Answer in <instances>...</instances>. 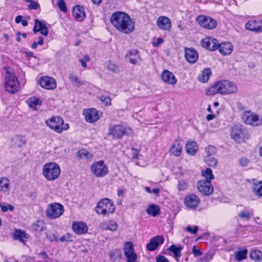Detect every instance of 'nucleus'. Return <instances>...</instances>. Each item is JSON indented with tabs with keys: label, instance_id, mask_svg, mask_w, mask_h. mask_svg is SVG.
Here are the masks:
<instances>
[{
	"label": "nucleus",
	"instance_id": "obj_1",
	"mask_svg": "<svg viewBox=\"0 0 262 262\" xmlns=\"http://www.w3.org/2000/svg\"><path fill=\"white\" fill-rule=\"evenodd\" d=\"M110 21L116 29L122 33L129 34L135 29V24L130 16L123 12H114Z\"/></svg>",
	"mask_w": 262,
	"mask_h": 262
},
{
	"label": "nucleus",
	"instance_id": "obj_2",
	"mask_svg": "<svg viewBox=\"0 0 262 262\" xmlns=\"http://www.w3.org/2000/svg\"><path fill=\"white\" fill-rule=\"evenodd\" d=\"M237 87L233 82L223 80L214 83L206 91L208 95H213L217 93L223 95L235 93Z\"/></svg>",
	"mask_w": 262,
	"mask_h": 262
},
{
	"label": "nucleus",
	"instance_id": "obj_3",
	"mask_svg": "<svg viewBox=\"0 0 262 262\" xmlns=\"http://www.w3.org/2000/svg\"><path fill=\"white\" fill-rule=\"evenodd\" d=\"M60 172L59 165L53 162L45 164L42 168L43 177L50 181L57 179L59 177Z\"/></svg>",
	"mask_w": 262,
	"mask_h": 262
},
{
	"label": "nucleus",
	"instance_id": "obj_4",
	"mask_svg": "<svg viewBox=\"0 0 262 262\" xmlns=\"http://www.w3.org/2000/svg\"><path fill=\"white\" fill-rule=\"evenodd\" d=\"M45 123L50 128L59 134L69 128V124L64 123L63 120L58 116H53L46 120Z\"/></svg>",
	"mask_w": 262,
	"mask_h": 262
},
{
	"label": "nucleus",
	"instance_id": "obj_5",
	"mask_svg": "<svg viewBox=\"0 0 262 262\" xmlns=\"http://www.w3.org/2000/svg\"><path fill=\"white\" fill-rule=\"evenodd\" d=\"M109 132L110 135L117 139L124 135L131 136L134 135L133 130L129 126L123 123L110 127Z\"/></svg>",
	"mask_w": 262,
	"mask_h": 262
},
{
	"label": "nucleus",
	"instance_id": "obj_6",
	"mask_svg": "<svg viewBox=\"0 0 262 262\" xmlns=\"http://www.w3.org/2000/svg\"><path fill=\"white\" fill-rule=\"evenodd\" d=\"M6 91L10 94H15L19 91L20 84L14 74L7 72L4 83Z\"/></svg>",
	"mask_w": 262,
	"mask_h": 262
},
{
	"label": "nucleus",
	"instance_id": "obj_7",
	"mask_svg": "<svg viewBox=\"0 0 262 262\" xmlns=\"http://www.w3.org/2000/svg\"><path fill=\"white\" fill-rule=\"evenodd\" d=\"M115 210V207L113 202L107 198L101 200L95 208L96 212L103 215L112 214Z\"/></svg>",
	"mask_w": 262,
	"mask_h": 262
},
{
	"label": "nucleus",
	"instance_id": "obj_8",
	"mask_svg": "<svg viewBox=\"0 0 262 262\" xmlns=\"http://www.w3.org/2000/svg\"><path fill=\"white\" fill-rule=\"evenodd\" d=\"M64 211L62 205L58 203H54L48 205L46 213L47 216L51 219H56L62 215Z\"/></svg>",
	"mask_w": 262,
	"mask_h": 262
},
{
	"label": "nucleus",
	"instance_id": "obj_9",
	"mask_svg": "<svg viewBox=\"0 0 262 262\" xmlns=\"http://www.w3.org/2000/svg\"><path fill=\"white\" fill-rule=\"evenodd\" d=\"M91 170L93 174L98 178L105 176L108 172V168L102 160L94 162L91 166Z\"/></svg>",
	"mask_w": 262,
	"mask_h": 262
},
{
	"label": "nucleus",
	"instance_id": "obj_10",
	"mask_svg": "<svg viewBox=\"0 0 262 262\" xmlns=\"http://www.w3.org/2000/svg\"><path fill=\"white\" fill-rule=\"evenodd\" d=\"M245 129L243 126L239 124L234 125L230 129V135L231 139L235 142L240 143L244 140Z\"/></svg>",
	"mask_w": 262,
	"mask_h": 262
},
{
	"label": "nucleus",
	"instance_id": "obj_11",
	"mask_svg": "<svg viewBox=\"0 0 262 262\" xmlns=\"http://www.w3.org/2000/svg\"><path fill=\"white\" fill-rule=\"evenodd\" d=\"M242 118L246 124L253 126H257L262 124V118L251 112H244L242 116Z\"/></svg>",
	"mask_w": 262,
	"mask_h": 262
},
{
	"label": "nucleus",
	"instance_id": "obj_12",
	"mask_svg": "<svg viewBox=\"0 0 262 262\" xmlns=\"http://www.w3.org/2000/svg\"><path fill=\"white\" fill-rule=\"evenodd\" d=\"M196 20L202 27L207 29H213L216 27V21L209 16L200 15L198 16Z\"/></svg>",
	"mask_w": 262,
	"mask_h": 262
},
{
	"label": "nucleus",
	"instance_id": "obj_13",
	"mask_svg": "<svg viewBox=\"0 0 262 262\" xmlns=\"http://www.w3.org/2000/svg\"><path fill=\"white\" fill-rule=\"evenodd\" d=\"M198 189L201 193L205 195H209L213 191L211 183L208 181H199L198 183Z\"/></svg>",
	"mask_w": 262,
	"mask_h": 262
},
{
	"label": "nucleus",
	"instance_id": "obj_14",
	"mask_svg": "<svg viewBox=\"0 0 262 262\" xmlns=\"http://www.w3.org/2000/svg\"><path fill=\"white\" fill-rule=\"evenodd\" d=\"M40 85L47 90H53L56 87V80L52 77L49 76H43L39 80Z\"/></svg>",
	"mask_w": 262,
	"mask_h": 262
},
{
	"label": "nucleus",
	"instance_id": "obj_15",
	"mask_svg": "<svg viewBox=\"0 0 262 262\" xmlns=\"http://www.w3.org/2000/svg\"><path fill=\"white\" fill-rule=\"evenodd\" d=\"M201 43L203 47L210 51H215L219 48V41L211 37H207L204 38Z\"/></svg>",
	"mask_w": 262,
	"mask_h": 262
},
{
	"label": "nucleus",
	"instance_id": "obj_16",
	"mask_svg": "<svg viewBox=\"0 0 262 262\" xmlns=\"http://www.w3.org/2000/svg\"><path fill=\"white\" fill-rule=\"evenodd\" d=\"M125 60L133 64H139L141 61V58L137 50L132 49L129 50L125 56Z\"/></svg>",
	"mask_w": 262,
	"mask_h": 262
},
{
	"label": "nucleus",
	"instance_id": "obj_17",
	"mask_svg": "<svg viewBox=\"0 0 262 262\" xmlns=\"http://www.w3.org/2000/svg\"><path fill=\"white\" fill-rule=\"evenodd\" d=\"M83 114L85 120L89 123L95 122L99 118L97 110L93 108L84 110Z\"/></svg>",
	"mask_w": 262,
	"mask_h": 262
},
{
	"label": "nucleus",
	"instance_id": "obj_18",
	"mask_svg": "<svg viewBox=\"0 0 262 262\" xmlns=\"http://www.w3.org/2000/svg\"><path fill=\"white\" fill-rule=\"evenodd\" d=\"M163 242L164 237L162 235L156 236L150 240L149 243L146 245V248L150 251H154Z\"/></svg>",
	"mask_w": 262,
	"mask_h": 262
},
{
	"label": "nucleus",
	"instance_id": "obj_19",
	"mask_svg": "<svg viewBox=\"0 0 262 262\" xmlns=\"http://www.w3.org/2000/svg\"><path fill=\"white\" fill-rule=\"evenodd\" d=\"M158 27L163 30H169L171 28V21L166 16H161L157 19Z\"/></svg>",
	"mask_w": 262,
	"mask_h": 262
},
{
	"label": "nucleus",
	"instance_id": "obj_20",
	"mask_svg": "<svg viewBox=\"0 0 262 262\" xmlns=\"http://www.w3.org/2000/svg\"><path fill=\"white\" fill-rule=\"evenodd\" d=\"M161 78L164 82L172 85H175L177 82V79L174 74L167 70H164L163 71Z\"/></svg>",
	"mask_w": 262,
	"mask_h": 262
},
{
	"label": "nucleus",
	"instance_id": "obj_21",
	"mask_svg": "<svg viewBox=\"0 0 262 262\" xmlns=\"http://www.w3.org/2000/svg\"><path fill=\"white\" fill-rule=\"evenodd\" d=\"M184 203L187 207L190 209H195L200 203V199L195 195L191 194L185 198Z\"/></svg>",
	"mask_w": 262,
	"mask_h": 262
},
{
	"label": "nucleus",
	"instance_id": "obj_22",
	"mask_svg": "<svg viewBox=\"0 0 262 262\" xmlns=\"http://www.w3.org/2000/svg\"><path fill=\"white\" fill-rule=\"evenodd\" d=\"M72 228L74 232L77 234H83L87 233L88 226L86 223L80 222H74L72 224Z\"/></svg>",
	"mask_w": 262,
	"mask_h": 262
},
{
	"label": "nucleus",
	"instance_id": "obj_23",
	"mask_svg": "<svg viewBox=\"0 0 262 262\" xmlns=\"http://www.w3.org/2000/svg\"><path fill=\"white\" fill-rule=\"evenodd\" d=\"M11 190L10 180L5 177L0 178V192L8 195Z\"/></svg>",
	"mask_w": 262,
	"mask_h": 262
},
{
	"label": "nucleus",
	"instance_id": "obj_24",
	"mask_svg": "<svg viewBox=\"0 0 262 262\" xmlns=\"http://www.w3.org/2000/svg\"><path fill=\"white\" fill-rule=\"evenodd\" d=\"M39 31H40L42 35L47 36L49 30L45 21H41L38 19H35L33 32L36 33Z\"/></svg>",
	"mask_w": 262,
	"mask_h": 262
},
{
	"label": "nucleus",
	"instance_id": "obj_25",
	"mask_svg": "<svg viewBox=\"0 0 262 262\" xmlns=\"http://www.w3.org/2000/svg\"><path fill=\"white\" fill-rule=\"evenodd\" d=\"M185 57L186 60L191 63H195L199 57L195 50L193 48H187L185 49Z\"/></svg>",
	"mask_w": 262,
	"mask_h": 262
},
{
	"label": "nucleus",
	"instance_id": "obj_26",
	"mask_svg": "<svg viewBox=\"0 0 262 262\" xmlns=\"http://www.w3.org/2000/svg\"><path fill=\"white\" fill-rule=\"evenodd\" d=\"M218 49L220 52L223 55H230L233 51V47L229 42H224L221 43H219Z\"/></svg>",
	"mask_w": 262,
	"mask_h": 262
},
{
	"label": "nucleus",
	"instance_id": "obj_27",
	"mask_svg": "<svg viewBox=\"0 0 262 262\" xmlns=\"http://www.w3.org/2000/svg\"><path fill=\"white\" fill-rule=\"evenodd\" d=\"M73 15L77 21H82L85 17L84 8L80 6H75L73 9Z\"/></svg>",
	"mask_w": 262,
	"mask_h": 262
},
{
	"label": "nucleus",
	"instance_id": "obj_28",
	"mask_svg": "<svg viewBox=\"0 0 262 262\" xmlns=\"http://www.w3.org/2000/svg\"><path fill=\"white\" fill-rule=\"evenodd\" d=\"M26 103L30 108L37 110L40 106L42 101L37 97H32L28 99Z\"/></svg>",
	"mask_w": 262,
	"mask_h": 262
},
{
	"label": "nucleus",
	"instance_id": "obj_29",
	"mask_svg": "<svg viewBox=\"0 0 262 262\" xmlns=\"http://www.w3.org/2000/svg\"><path fill=\"white\" fill-rule=\"evenodd\" d=\"M100 228L103 230H109L112 231H116L118 225L116 221L109 220L101 223Z\"/></svg>",
	"mask_w": 262,
	"mask_h": 262
},
{
	"label": "nucleus",
	"instance_id": "obj_30",
	"mask_svg": "<svg viewBox=\"0 0 262 262\" xmlns=\"http://www.w3.org/2000/svg\"><path fill=\"white\" fill-rule=\"evenodd\" d=\"M245 27L246 29L255 32H262V29L259 27V24L255 20H251L247 22Z\"/></svg>",
	"mask_w": 262,
	"mask_h": 262
},
{
	"label": "nucleus",
	"instance_id": "obj_31",
	"mask_svg": "<svg viewBox=\"0 0 262 262\" xmlns=\"http://www.w3.org/2000/svg\"><path fill=\"white\" fill-rule=\"evenodd\" d=\"M185 148L187 154L193 156L196 154L198 147L195 142L188 141L186 144Z\"/></svg>",
	"mask_w": 262,
	"mask_h": 262
},
{
	"label": "nucleus",
	"instance_id": "obj_32",
	"mask_svg": "<svg viewBox=\"0 0 262 262\" xmlns=\"http://www.w3.org/2000/svg\"><path fill=\"white\" fill-rule=\"evenodd\" d=\"M14 237L15 239H18L25 244L29 239V235L24 231L18 230L15 231Z\"/></svg>",
	"mask_w": 262,
	"mask_h": 262
},
{
	"label": "nucleus",
	"instance_id": "obj_33",
	"mask_svg": "<svg viewBox=\"0 0 262 262\" xmlns=\"http://www.w3.org/2000/svg\"><path fill=\"white\" fill-rule=\"evenodd\" d=\"M69 79L72 84L75 87L79 88L84 84V82L81 81L79 77L75 74H70L69 76Z\"/></svg>",
	"mask_w": 262,
	"mask_h": 262
},
{
	"label": "nucleus",
	"instance_id": "obj_34",
	"mask_svg": "<svg viewBox=\"0 0 262 262\" xmlns=\"http://www.w3.org/2000/svg\"><path fill=\"white\" fill-rule=\"evenodd\" d=\"M146 212L149 215L156 216L160 214V209L159 206L156 204H150L148 206Z\"/></svg>",
	"mask_w": 262,
	"mask_h": 262
},
{
	"label": "nucleus",
	"instance_id": "obj_35",
	"mask_svg": "<svg viewBox=\"0 0 262 262\" xmlns=\"http://www.w3.org/2000/svg\"><path fill=\"white\" fill-rule=\"evenodd\" d=\"M253 193L259 198H262V182L254 183L252 186Z\"/></svg>",
	"mask_w": 262,
	"mask_h": 262
},
{
	"label": "nucleus",
	"instance_id": "obj_36",
	"mask_svg": "<svg viewBox=\"0 0 262 262\" xmlns=\"http://www.w3.org/2000/svg\"><path fill=\"white\" fill-rule=\"evenodd\" d=\"M204 161L210 167H216L218 165V161L214 156H204Z\"/></svg>",
	"mask_w": 262,
	"mask_h": 262
},
{
	"label": "nucleus",
	"instance_id": "obj_37",
	"mask_svg": "<svg viewBox=\"0 0 262 262\" xmlns=\"http://www.w3.org/2000/svg\"><path fill=\"white\" fill-rule=\"evenodd\" d=\"M238 216L242 219L248 221L253 216V210L244 209L238 213Z\"/></svg>",
	"mask_w": 262,
	"mask_h": 262
},
{
	"label": "nucleus",
	"instance_id": "obj_38",
	"mask_svg": "<svg viewBox=\"0 0 262 262\" xmlns=\"http://www.w3.org/2000/svg\"><path fill=\"white\" fill-rule=\"evenodd\" d=\"M182 146L178 142H174L170 149L169 152L175 156H179L182 152Z\"/></svg>",
	"mask_w": 262,
	"mask_h": 262
},
{
	"label": "nucleus",
	"instance_id": "obj_39",
	"mask_svg": "<svg viewBox=\"0 0 262 262\" xmlns=\"http://www.w3.org/2000/svg\"><path fill=\"white\" fill-rule=\"evenodd\" d=\"M183 248L182 246L177 247L173 245L170 246L168 250L173 253L174 256L177 261H179V258L181 256V251Z\"/></svg>",
	"mask_w": 262,
	"mask_h": 262
},
{
	"label": "nucleus",
	"instance_id": "obj_40",
	"mask_svg": "<svg viewBox=\"0 0 262 262\" xmlns=\"http://www.w3.org/2000/svg\"><path fill=\"white\" fill-rule=\"evenodd\" d=\"M211 74V72L209 69H205L199 75L198 79L200 82H206L208 80Z\"/></svg>",
	"mask_w": 262,
	"mask_h": 262
},
{
	"label": "nucleus",
	"instance_id": "obj_41",
	"mask_svg": "<svg viewBox=\"0 0 262 262\" xmlns=\"http://www.w3.org/2000/svg\"><path fill=\"white\" fill-rule=\"evenodd\" d=\"M14 142L13 145L16 147H21L26 144V140L24 136H16L12 139Z\"/></svg>",
	"mask_w": 262,
	"mask_h": 262
},
{
	"label": "nucleus",
	"instance_id": "obj_42",
	"mask_svg": "<svg viewBox=\"0 0 262 262\" xmlns=\"http://www.w3.org/2000/svg\"><path fill=\"white\" fill-rule=\"evenodd\" d=\"M248 250L246 248L239 249L235 252V257L236 260L241 261L247 257Z\"/></svg>",
	"mask_w": 262,
	"mask_h": 262
},
{
	"label": "nucleus",
	"instance_id": "obj_43",
	"mask_svg": "<svg viewBox=\"0 0 262 262\" xmlns=\"http://www.w3.org/2000/svg\"><path fill=\"white\" fill-rule=\"evenodd\" d=\"M202 175L205 178V180H203V181H208L210 182L214 178L212 170L209 168H207L205 170L202 171Z\"/></svg>",
	"mask_w": 262,
	"mask_h": 262
},
{
	"label": "nucleus",
	"instance_id": "obj_44",
	"mask_svg": "<svg viewBox=\"0 0 262 262\" xmlns=\"http://www.w3.org/2000/svg\"><path fill=\"white\" fill-rule=\"evenodd\" d=\"M45 224L43 221L38 220L33 224V228L37 232H40L45 229Z\"/></svg>",
	"mask_w": 262,
	"mask_h": 262
},
{
	"label": "nucleus",
	"instance_id": "obj_45",
	"mask_svg": "<svg viewBox=\"0 0 262 262\" xmlns=\"http://www.w3.org/2000/svg\"><path fill=\"white\" fill-rule=\"evenodd\" d=\"M78 156L80 158L84 160L90 159L93 157V155L91 152L84 149L80 150L78 152Z\"/></svg>",
	"mask_w": 262,
	"mask_h": 262
},
{
	"label": "nucleus",
	"instance_id": "obj_46",
	"mask_svg": "<svg viewBox=\"0 0 262 262\" xmlns=\"http://www.w3.org/2000/svg\"><path fill=\"white\" fill-rule=\"evenodd\" d=\"M124 253L125 255L135 253L132 242H128L125 244Z\"/></svg>",
	"mask_w": 262,
	"mask_h": 262
},
{
	"label": "nucleus",
	"instance_id": "obj_47",
	"mask_svg": "<svg viewBox=\"0 0 262 262\" xmlns=\"http://www.w3.org/2000/svg\"><path fill=\"white\" fill-rule=\"evenodd\" d=\"M250 257L255 261H259L262 258V253L259 250H253L250 253Z\"/></svg>",
	"mask_w": 262,
	"mask_h": 262
},
{
	"label": "nucleus",
	"instance_id": "obj_48",
	"mask_svg": "<svg viewBox=\"0 0 262 262\" xmlns=\"http://www.w3.org/2000/svg\"><path fill=\"white\" fill-rule=\"evenodd\" d=\"M216 152L215 147L212 145H208L205 149L204 156H214Z\"/></svg>",
	"mask_w": 262,
	"mask_h": 262
},
{
	"label": "nucleus",
	"instance_id": "obj_49",
	"mask_svg": "<svg viewBox=\"0 0 262 262\" xmlns=\"http://www.w3.org/2000/svg\"><path fill=\"white\" fill-rule=\"evenodd\" d=\"M0 208L4 212L8 210L13 211L14 210V207L12 205L9 204H3L1 203H0Z\"/></svg>",
	"mask_w": 262,
	"mask_h": 262
},
{
	"label": "nucleus",
	"instance_id": "obj_50",
	"mask_svg": "<svg viewBox=\"0 0 262 262\" xmlns=\"http://www.w3.org/2000/svg\"><path fill=\"white\" fill-rule=\"evenodd\" d=\"M106 67L107 69L111 72H117L118 71V66L111 61L107 63Z\"/></svg>",
	"mask_w": 262,
	"mask_h": 262
},
{
	"label": "nucleus",
	"instance_id": "obj_51",
	"mask_svg": "<svg viewBox=\"0 0 262 262\" xmlns=\"http://www.w3.org/2000/svg\"><path fill=\"white\" fill-rule=\"evenodd\" d=\"M57 5L59 9L63 12H66L67 11V8L64 0H58Z\"/></svg>",
	"mask_w": 262,
	"mask_h": 262
},
{
	"label": "nucleus",
	"instance_id": "obj_52",
	"mask_svg": "<svg viewBox=\"0 0 262 262\" xmlns=\"http://www.w3.org/2000/svg\"><path fill=\"white\" fill-rule=\"evenodd\" d=\"M127 262H137V255L135 253L125 255Z\"/></svg>",
	"mask_w": 262,
	"mask_h": 262
},
{
	"label": "nucleus",
	"instance_id": "obj_53",
	"mask_svg": "<svg viewBox=\"0 0 262 262\" xmlns=\"http://www.w3.org/2000/svg\"><path fill=\"white\" fill-rule=\"evenodd\" d=\"M187 183L184 181H179L178 184V189L179 191H184L187 188Z\"/></svg>",
	"mask_w": 262,
	"mask_h": 262
},
{
	"label": "nucleus",
	"instance_id": "obj_54",
	"mask_svg": "<svg viewBox=\"0 0 262 262\" xmlns=\"http://www.w3.org/2000/svg\"><path fill=\"white\" fill-rule=\"evenodd\" d=\"M186 230L187 232L192 234H196L199 230V228L197 226H194L193 228L190 226H187L186 228Z\"/></svg>",
	"mask_w": 262,
	"mask_h": 262
},
{
	"label": "nucleus",
	"instance_id": "obj_55",
	"mask_svg": "<svg viewBox=\"0 0 262 262\" xmlns=\"http://www.w3.org/2000/svg\"><path fill=\"white\" fill-rule=\"evenodd\" d=\"M99 100L103 102L106 105H111V99L110 97L102 96L99 98Z\"/></svg>",
	"mask_w": 262,
	"mask_h": 262
},
{
	"label": "nucleus",
	"instance_id": "obj_56",
	"mask_svg": "<svg viewBox=\"0 0 262 262\" xmlns=\"http://www.w3.org/2000/svg\"><path fill=\"white\" fill-rule=\"evenodd\" d=\"M39 7V5L35 1H32L28 6V8L30 10H36Z\"/></svg>",
	"mask_w": 262,
	"mask_h": 262
},
{
	"label": "nucleus",
	"instance_id": "obj_57",
	"mask_svg": "<svg viewBox=\"0 0 262 262\" xmlns=\"http://www.w3.org/2000/svg\"><path fill=\"white\" fill-rule=\"evenodd\" d=\"M90 59V57L88 55H85L83 58L80 59L79 61L83 68H86L87 67L86 62L89 61Z\"/></svg>",
	"mask_w": 262,
	"mask_h": 262
},
{
	"label": "nucleus",
	"instance_id": "obj_58",
	"mask_svg": "<svg viewBox=\"0 0 262 262\" xmlns=\"http://www.w3.org/2000/svg\"><path fill=\"white\" fill-rule=\"evenodd\" d=\"M192 253L195 257H198L202 254L201 250L197 249L195 246H194L192 248Z\"/></svg>",
	"mask_w": 262,
	"mask_h": 262
},
{
	"label": "nucleus",
	"instance_id": "obj_59",
	"mask_svg": "<svg viewBox=\"0 0 262 262\" xmlns=\"http://www.w3.org/2000/svg\"><path fill=\"white\" fill-rule=\"evenodd\" d=\"M46 236L47 238H48L51 242L57 241V237L55 236V235L53 233H47Z\"/></svg>",
	"mask_w": 262,
	"mask_h": 262
},
{
	"label": "nucleus",
	"instance_id": "obj_60",
	"mask_svg": "<svg viewBox=\"0 0 262 262\" xmlns=\"http://www.w3.org/2000/svg\"><path fill=\"white\" fill-rule=\"evenodd\" d=\"M157 262H169L168 259L163 255L158 256L156 259Z\"/></svg>",
	"mask_w": 262,
	"mask_h": 262
},
{
	"label": "nucleus",
	"instance_id": "obj_61",
	"mask_svg": "<svg viewBox=\"0 0 262 262\" xmlns=\"http://www.w3.org/2000/svg\"><path fill=\"white\" fill-rule=\"evenodd\" d=\"M164 42V40L162 38H158L156 41L153 42V46L155 47H159Z\"/></svg>",
	"mask_w": 262,
	"mask_h": 262
},
{
	"label": "nucleus",
	"instance_id": "obj_62",
	"mask_svg": "<svg viewBox=\"0 0 262 262\" xmlns=\"http://www.w3.org/2000/svg\"><path fill=\"white\" fill-rule=\"evenodd\" d=\"M115 255H117L118 256L121 255L120 252L118 250H115L114 251L110 253V256L112 259L114 258V257Z\"/></svg>",
	"mask_w": 262,
	"mask_h": 262
},
{
	"label": "nucleus",
	"instance_id": "obj_63",
	"mask_svg": "<svg viewBox=\"0 0 262 262\" xmlns=\"http://www.w3.org/2000/svg\"><path fill=\"white\" fill-rule=\"evenodd\" d=\"M70 238V236L69 234H67L66 235H63L61 237H60L59 239V241L61 242H66V241H69V238Z\"/></svg>",
	"mask_w": 262,
	"mask_h": 262
},
{
	"label": "nucleus",
	"instance_id": "obj_64",
	"mask_svg": "<svg viewBox=\"0 0 262 262\" xmlns=\"http://www.w3.org/2000/svg\"><path fill=\"white\" fill-rule=\"evenodd\" d=\"M215 117H216V115L215 114H210L207 115L206 119L208 121H210V120H212L213 119H214Z\"/></svg>",
	"mask_w": 262,
	"mask_h": 262
}]
</instances>
